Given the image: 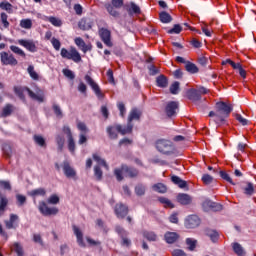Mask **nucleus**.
Segmentation results:
<instances>
[{
	"label": "nucleus",
	"instance_id": "f257e3e1",
	"mask_svg": "<svg viewBox=\"0 0 256 256\" xmlns=\"http://www.w3.org/2000/svg\"><path fill=\"white\" fill-rule=\"evenodd\" d=\"M232 111L233 104L220 101L215 104V111H210L208 117H214V123L218 127H221V125H225V121L231 115Z\"/></svg>",
	"mask_w": 256,
	"mask_h": 256
},
{
	"label": "nucleus",
	"instance_id": "f03ea898",
	"mask_svg": "<svg viewBox=\"0 0 256 256\" xmlns=\"http://www.w3.org/2000/svg\"><path fill=\"white\" fill-rule=\"evenodd\" d=\"M179 112V102L177 101H169L166 103L164 107V113L166 118H163V121H173V117H177V113Z\"/></svg>",
	"mask_w": 256,
	"mask_h": 256
},
{
	"label": "nucleus",
	"instance_id": "7ed1b4c3",
	"mask_svg": "<svg viewBox=\"0 0 256 256\" xmlns=\"http://www.w3.org/2000/svg\"><path fill=\"white\" fill-rule=\"evenodd\" d=\"M123 173H127L128 177H137V175H139V171H137V169L123 164L121 168H116L114 170V175L117 181H123Z\"/></svg>",
	"mask_w": 256,
	"mask_h": 256
},
{
	"label": "nucleus",
	"instance_id": "20e7f679",
	"mask_svg": "<svg viewBox=\"0 0 256 256\" xmlns=\"http://www.w3.org/2000/svg\"><path fill=\"white\" fill-rule=\"evenodd\" d=\"M111 3L112 4H106L105 8L112 17H119L120 13L117 9H121L123 7V0H112Z\"/></svg>",
	"mask_w": 256,
	"mask_h": 256
},
{
	"label": "nucleus",
	"instance_id": "39448f33",
	"mask_svg": "<svg viewBox=\"0 0 256 256\" xmlns=\"http://www.w3.org/2000/svg\"><path fill=\"white\" fill-rule=\"evenodd\" d=\"M61 57H63V59H71L75 63H79L81 61V54H79V52L75 48H72L70 51L62 48Z\"/></svg>",
	"mask_w": 256,
	"mask_h": 256
},
{
	"label": "nucleus",
	"instance_id": "423d86ee",
	"mask_svg": "<svg viewBox=\"0 0 256 256\" xmlns=\"http://www.w3.org/2000/svg\"><path fill=\"white\" fill-rule=\"evenodd\" d=\"M38 209L40 211V213H42V215H44L45 217H49L51 215H57V213H59V209L55 208V207H49L47 205V202L45 201H41L39 202V206Z\"/></svg>",
	"mask_w": 256,
	"mask_h": 256
},
{
	"label": "nucleus",
	"instance_id": "0eeeda50",
	"mask_svg": "<svg viewBox=\"0 0 256 256\" xmlns=\"http://www.w3.org/2000/svg\"><path fill=\"white\" fill-rule=\"evenodd\" d=\"M0 61L2 65H11V67H15L19 64L13 54H9L7 52L0 53Z\"/></svg>",
	"mask_w": 256,
	"mask_h": 256
},
{
	"label": "nucleus",
	"instance_id": "6e6552de",
	"mask_svg": "<svg viewBox=\"0 0 256 256\" xmlns=\"http://www.w3.org/2000/svg\"><path fill=\"white\" fill-rule=\"evenodd\" d=\"M86 83H88V85H90V87L93 89L95 95L98 97V99H104L105 95H103V93L101 92V88L99 87L98 84H96L95 80H93V78H91V76L86 75L84 77Z\"/></svg>",
	"mask_w": 256,
	"mask_h": 256
},
{
	"label": "nucleus",
	"instance_id": "1a4fd4ad",
	"mask_svg": "<svg viewBox=\"0 0 256 256\" xmlns=\"http://www.w3.org/2000/svg\"><path fill=\"white\" fill-rule=\"evenodd\" d=\"M201 225V219L197 215H190L185 220V227L187 229H195V227H199Z\"/></svg>",
	"mask_w": 256,
	"mask_h": 256
},
{
	"label": "nucleus",
	"instance_id": "9d476101",
	"mask_svg": "<svg viewBox=\"0 0 256 256\" xmlns=\"http://www.w3.org/2000/svg\"><path fill=\"white\" fill-rule=\"evenodd\" d=\"M173 151H175V146L173 145L171 140L162 139L161 140V153H163V155H171V153H173Z\"/></svg>",
	"mask_w": 256,
	"mask_h": 256
},
{
	"label": "nucleus",
	"instance_id": "9b49d317",
	"mask_svg": "<svg viewBox=\"0 0 256 256\" xmlns=\"http://www.w3.org/2000/svg\"><path fill=\"white\" fill-rule=\"evenodd\" d=\"M62 169L64 171L65 177H67L68 179H75V177H77V171H75V169L71 166V164H69V162L64 161Z\"/></svg>",
	"mask_w": 256,
	"mask_h": 256
},
{
	"label": "nucleus",
	"instance_id": "f8f14e48",
	"mask_svg": "<svg viewBox=\"0 0 256 256\" xmlns=\"http://www.w3.org/2000/svg\"><path fill=\"white\" fill-rule=\"evenodd\" d=\"M99 35L106 47H113V42H111V31L101 28Z\"/></svg>",
	"mask_w": 256,
	"mask_h": 256
},
{
	"label": "nucleus",
	"instance_id": "ddd939ff",
	"mask_svg": "<svg viewBox=\"0 0 256 256\" xmlns=\"http://www.w3.org/2000/svg\"><path fill=\"white\" fill-rule=\"evenodd\" d=\"M115 213L119 219H124V217H127V214L129 213V208H127L123 203H118L115 206Z\"/></svg>",
	"mask_w": 256,
	"mask_h": 256
},
{
	"label": "nucleus",
	"instance_id": "4468645a",
	"mask_svg": "<svg viewBox=\"0 0 256 256\" xmlns=\"http://www.w3.org/2000/svg\"><path fill=\"white\" fill-rule=\"evenodd\" d=\"M19 45H22V47H25L30 53L37 52V45H35V42L33 40H18Z\"/></svg>",
	"mask_w": 256,
	"mask_h": 256
},
{
	"label": "nucleus",
	"instance_id": "2eb2a0df",
	"mask_svg": "<svg viewBox=\"0 0 256 256\" xmlns=\"http://www.w3.org/2000/svg\"><path fill=\"white\" fill-rule=\"evenodd\" d=\"M173 10H161V23L164 25H169V23H173V16L171 15Z\"/></svg>",
	"mask_w": 256,
	"mask_h": 256
},
{
	"label": "nucleus",
	"instance_id": "dca6fc26",
	"mask_svg": "<svg viewBox=\"0 0 256 256\" xmlns=\"http://www.w3.org/2000/svg\"><path fill=\"white\" fill-rule=\"evenodd\" d=\"M78 27L82 31H89L93 27V20L91 18H82L78 23Z\"/></svg>",
	"mask_w": 256,
	"mask_h": 256
},
{
	"label": "nucleus",
	"instance_id": "f3484780",
	"mask_svg": "<svg viewBox=\"0 0 256 256\" xmlns=\"http://www.w3.org/2000/svg\"><path fill=\"white\" fill-rule=\"evenodd\" d=\"M74 235L76 236L77 243L80 247H85V241H83V232L76 225L72 226Z\"/></svg>",
	"mask_w": 256,
	"mask_h": 256
},
{
	"label": "nucleus",
	"instance_id": "a211bd4d",
	"mask_svg": "<svg viewBox=\"0 0 256 256\" xmlns=\"http://www.w3.org/2000/svg\"><path fill=\"white\" fill-rule=\"evenodd\" d=\"M164 239L166 243L169 245H173V243H177V240L179 239V234L176 232H166L164 234Z\"/></svg>",
	"mask_w": 256,
	"mask_h": 256
},
{
	"label": "nucleus",
	"instance_id": "6ab92c4d",
	"mask_svg": "<svg viewBox=\"0 0 256 256\" xmlns=\"http://www.w3.org/2000/svg\"><path fill=\"white\" fill-rule=\"evenodd\" d=\"M188 99L193 103H197V101H201V95H199V91L197 89H189L186 93Z\"/></svg>",
	"mask_w": 256,
	"mask_h": 256
},
{
	"label": "nucleus",
	"instance_id": "aec40b11",
	"mask_svg": "<svg viewBox=\"0 0 256 256\" xmlns=\"http://www.w3.org/2000/svg\"><path fill=\"white\" fill-rule=\"evenodd\" d=\"M162 29H164V31H166V33H168V35H179V33H181V31H183V26L180 24H174V26L172 28L162 27Z\"/></svg>",
	"mask_w": 256,
	"mask_h": 256
},
{
	"label": "nucleus",
	"instance_id": "412c9836",
	"mask_svg": "<svg viewBox=\"0 0 256 256\" xmlns=\"http://www.w3.org/2000/svg\"><path fill=\"white\" fill-rule=\"evenodd\" d=\"M177 201L180 203V205H191V201H193V199L191 196H189V194L182 193L178 194Z\"/></svg>",
	"mask_w": 256,
	"mask_h": 256
},
{
	"label": "nucleus",
	"instance_id": "4be33fe9",
	"mask_svg": "<svg viewBox=\"0 0 256 256\" xmlns=\"http://www.w3.org/2000/svg\"><path fill=\"white\" fill-rule=\"evenodd\" d=\"M171 181L172 183H174V185H177L180 189H187V181L181 179V177L173 175L171 177Z\"/></svg>",
	"mask_w": 256,
	"mask_h": 256
},
{
	"label": "nucleus",
	"instance_id": "5701e85b",
	"mask_svg": "<svg viewBox=\"0 0 256 256\" xmlns=\"http://www.w3.org/2000/svg\"><path fill=\"white\" fill-rule=\"evenodd\" d=\"M116 129L118 133H121V135H127V133H132L133 131V124L128 122L127 126H121V125H116Z\"/></svg>",
	"mask_w": 256,
	"mask_h": 256
},
{
	"label": "nucleus",
	"instance_id": "b1692460",
	"mask_svg": "<svg viewBox=\"0 0 256 256\" xmlns=\"http://www.w3.org/2000/svg\"><path fill=\"white\" fill-rule=\"evenodd\" d=\"M205 235L206 237H209L212 243H217L219 241V232L216 230L206 229Z\"/></svg>",
	"mask_w": 256,
	"mask_h": 256
},
{
	"label": "nucleus",
	"instance_id": "393cba45",
	"mask_svg": "<svg viewBox=\"0 0 256 256\" xmlns=\"http://www.w3.org/2000/svg\"><path fill=\"white\" fill-rule=\"evenodd\" d=\"M185 70L190 73L191 75H195L199 73V67L191 61H187L185 64Z\"/></svg>",
	"mask_w": 256,
	"mask_h": 256
},
{
	"label": "nucleus",
	"instance_id": "a878e982",
	"mask_svg": "<svg viewBox=\"0 0 256 256\" xmlns=\"http://www.w3.org/2000/svg\"><path fill=\"white\" fill-rule=\"evenodd\" d=\"M30 197H45L47 195V190L45 188H37L28 192Z\"/></svg>",
	"mask_w": 256,
	"mask_h": 256
},
{
	"label": "nucleus",
	"instance_id": "bb28decb",
	"mask_svg": "<svg viewBox=\"0 0 256 256\" xmlns=\"http://www.w3.org/2000/svg\"><path fill=\"white\" fill-rule=\"evenodd\" d=\"M24 90L27 91V93H28L29 97H31V99H34L35 101H39V103H43V94L42 93L35 94L28 87L24 88Z\"/></svg>",
	"mask_w": 256,
	"mask_h": 256
},
{
	"label": "nucleus",
	"instance_id": "cd10ccee",
	"mask_svg": "<svg viewBox=\"0 0 256 256\" xmlns=\"http://www.w3.org/2000/svg\"><path fill=\"white\" fill-rule=\"evenodd\" d=\"M232 249H233L234 253H236V255L245 256V249H243V246H241V244H239L237 242L233 243Z\"/></svg>",
	"mask_w": 256,
	"mask_h": 256
},
{
	"label": "nucleus",
	"instance_id": "c85d7f7f",
	"mask_svg": "<svg viewBox=\"0 0 256 256\" xmlns=\"http://www.w3.org/2000/svg\"><path fill=\"white\" fill-rule=\"evenodd\" d=\"M141 117V112L137 109H133L130 114H129V117H128V123H131V121H139Z\"/></svg>",
	"mask_w": 256,
	"mask_h": 256
},
{
	"label": "nucleus",
	"instance_id": "c756f323",
	"mask_svg": "<svg viewBox=\"0 0 256 256\" xmlns=\"http://www.w3.org/2000/svg\"><path fill=\"white\" fill-rule=\"evenodd\" d=\"M12 251H15L16 255L18 256H23V245L19 242H14L13 245L11 246Z\"/></svg>",
	"mask_w": 256,
	"mask_h": 256
},
{
	"label": "nucleus",
	"instance_id": "7c9ffc66",
	"mask_svg": "<svg viewBox=\"0 0 256 256\" xmlns=\"http://www.w3.org/2000/svg\"><path fill=\"white\" fill-rule=\"evenodd\" d=\"M56 144L58 145V151L61 153L63 151V147H65V137L63 135H56Z\"/></svg>",
	"mask_w": 256,
	"mask_h": 256
},
{
	"label": "nucleus",
	"instance_id": "2f4dec72",
	"mask_svg": "<svg viewBox=\"0 0 256 256\" xmlns=\"http://www.w3.org/2000/svg\"><path fill=\"white\" fill-rule=\"evenodd\" d=\"M46 21H49L54 27H61L63 25V21L55 16L46 17Z\"/></svg>",
	"mask_w": 256,
	"mask_h": 256
},
{
	"label": "nucleus",
	"instance_id": "473e14b6",
	"mask_svg": "<svg viewBox=\"0 0 256 256\" xmlns=\"http://www.w3.org/2000/svg\"><path fill=\"white\" fill-rule=\"evenodd\" d=\"M180 86L181 84L178 81L173 82L169 88L171 95H179Z\"/></svg>",
	"mask_w": 256,
	"mask_h": 256
},
{
	"label": "nucleus",
	"instance_id": "72a5a7b5",
	"mask_svg": "<svg viewBox=\"0 0 256 256\" xmlns=\"http://www.w3.org/2000/svg\"><path fill=\"white\" fill-rule=\"evenodd\" d=\"M128 13H129V15H133V13L135 15H140L141 8H139V6L137 4H135V2H131L130 8L128 9Z\"/></svg>",
	"mask_w": 256,
	"mask_h": 256
},
{
	"label": "nucleus",
	"instance_id": "f704fd0d",
	"mask_svg": "<svg viewBox=\"0 0 256 256\" xmlns=\"http://www.w3.org/2000/svg\"><path fill=\"white\" fill-rule=\"evenodd\" d=\"M93 159H94V161H96L98 163V167H99V165H102V167H105V169H107V171H109V165L107 164L105 159L101 158L97 154H93Z\"/></svg>",
	"mask_w": 256,
	"mask_h": 256
},
{
	"label": "nucleus",
	"instance_id": "c9c22d12",
	"mask_svg": "<svg viewBox=\"0 0 256 256\" xmlns=\"http://www.w3.org/2000/svg\"><path fill=\"white\" fill-rule=\"evenodd\" d=\"M33 139L34 143H36V145H39V147H47V143L45 142V138H43V136L36 134L33 136Z\"/></svg>",
	"mask_w": 256,
	"mask_h": 256
},
{
	"label": "nucleus",
	"instance_id": "e433bc0d",
	"mask_svg": "<svg viewBox=\"0 0 256 256\" xmlns=\"http://www.w3.org/2000/svg\"><path fill=\"white\" fill-rule=\"evenodd\" d=\"M94 177L96 181L103 180V170H101V167L99 165L94 166Z\"/></svg>",
	"mask_w": 256,
	"mask_h": 256
},
{
	"label": "nucleus",
	"instance_id": "4c0bfd02",
	"mask_svg": "<svg viewBox=\"0 0 256 256\" xmlns=\"http://www.w3.org/2000/svg\"><path fill=\"white\" fill-rule=\"evenodd\" d=\"M75 43H76L77 47H80V49H82V51H83L84 53H86V51L89 50L87 44H85V41L82 40L81 37L76 38V39H75Z\"/></svg>",
	"mask_w": 256,
	"mask_h": 256
},
{
	"label": "nucleus",
	"instance_id": "58836bf2",
	"mask_svg": "<svg viewBox=\"0 0 256 256\" xmlns=\"http://www.w3.org/2000/svg\"><path fill=\"white\" fill-rule=\"evenodd\" d=\"M186 245L188 246V251H195L197 248V240L193 238H187Z\"/></svg>",
	"mask_w": 256,
	"mask_h": 256
},
{
	"label": "nucleus",
	"instance_id": "ea45409f",
	"mask_svg": "<svg viewBox=\"0 0 256 256\" xmlns=\"http://www.w3.org/2000/svg\"><path fill=\"white\" fill-rule=\"evenodd\" d=\"M107 133L110 137V139H117V125L115 126H109L107 128Z\"/></svg>",
	"mask_w": 256,
	"mask_h": 256
},
{
	"label": "nucleus",
	"instance_id": "a19ab883",
	"mask_svg": "<svg viewBox=\"0 0 256 256\" xmlns=\"http://www.w3.org/2000/svg\"><path fill=\"white\" fill-rule=\"evenodd\" d=\"M253 193H255V187L253 186V183L247 182V186L244 188V195L251 197Z\"/></svg>",
	"mask_w": 256,
	"mask_h": 256
},
{
	"label": "nucleus",
	"instance_id": "79ce46f5",
	"mask_svg": "<svg viewBox=\"0 0 256 256\" xmlns=\"http://www.w3.org/2000/svg\"><path fill=\"white\" fill-rule=\"evenodd\" d=\"M0 9L7 11L8 13H13V5L7 1H3L0 3Z\"/></svg>",
	"mask_w": 256,
	"mask_h": 256
},
{
	"label": "nucleus",
	"instance_id": "37998d69",
	"mask_svg": "<svg viewBox=\"0 0 256 256\" xmlns=\"http://www.w3.org/2000/svg\"><path fill=\"white\" fill-rule=\"evenodd\" d=\"M219 175L221 179H223L224 181H227V183H230V185H235V182H233V179L231 178V176L227 174V172L221 170L219 172Z\"/></svg>",
	"mask_w": 256,
	"mask_h": 256
},
{
	"label": "nucleus",
	"instance_id": "c03bdc74",
	"mask_svg": "<svg viewBox=\"0 0 256 256\" xmlns=\"http://www.w3.org/2000/svg\"><path fill=\"white\" fill-rule=\"evenodd\" d=\"M161 203L166 209H175V204H173V202H171V200H169L168 198L162 197Z\"/></svg>",
	"mask_w": 256,
	"mask_h": 256
},
{
	"label": "nucleus",
	"instance_id": "a18cd8bd",
	"mask_svg": "<svg viewBox=\"0 0 256 256\" xmlns=\"http://www.w3.org/2000/svg\"><path fill=\"white\" fill-rule=\"evenodd\" d=\"M20 27H22V29H31V27H33V22L31 19H23L20 21Z\"/></svg>",
	"mask_w": 256,
	"mask_h": 256
},
{
	"label": "nucleus",
	"instance_id": "49530a36",
	"mask_svg": "<svg viewBox=\"0 0 256 256\" xmlns=\"http://www.w3.org/2000/svg\"><path fill=\"white\" fill-rule=\"evenodd\" d=\"M75 149H76L75 139L73 137L68 138V151H70L72 155H75Z\"/></svg>",
	"mask_w": 256,
	"mask_h": 256
},
{
	"label": "nucleus",
	"instance_id": "de8ad7c7",
	"mask_svg": "<svg viewBox=\"0 0 256 256\" xmlns=\"http://www.w3.org/2000/svg\"><path fill=\"white\" fill-rule=\"evenodd\" d=\"M53 111H54V114L56 115V117H58V119H63V110H61L60 105L54 104Z\"/></svg>",
	"mask_w": 256,
	"mask_h": 256
},
{
	"label": "nucleus",
	"instance_id": "09e8293b",
	"mask_svg": "<svg viewBox=\"0 0 256 256\" xmlns=\"http://www.w3.org/2000/svg\"><path fill=\"white\" fill-rule=\"evenodd\" d=\"M28 73H29L30 77L32 79H34V81H39V74H37V72H35V67L30 65L28 67Z\"/></svg>",
	"mask_w": 256,
	"mask_h": 256
},
{
	"label": "nucleus",
	"instance_id": "8fccbe9b",
	"mask_svg": "<svg viewBox=\"0 0 256 256\" xmlns=\"http://www.w3.org/2000/svg\"><path fill=\"white\" fill-rule=\"evenodd\" d=\"M213 205V201H211L210 199H206L202 202V209L203 211L207 212V211H211V206Z\"/></svg>",
	"mask_w": 256,
	"mask_h": 256
},
{
	"label": "nucleus",
	"instance_id": "3c124183",
	"mask_svg": "<svg viewBox=\"0 0 256 256\" xmlns=\"http://www.w3.org/2000/svg\"><path fill=\"white\" fill-rule=\"evenodd\" d=\"M2 151L6 157L11 158L13 150L11 149V146L9 144H4L2 147Z\"/></svg>",
	"mask_w": 256,
	"mask_h": 256
},
{
	"label": "nucleus",
	"instance_id": "603ef678",
	"mask_svg": "<svg viewBox=\"0 0 256 256\" xmlns=\"http://www.w3.org/2000/svg\"><path fill=\"white\" fill-rule=\"evenodd\" d=\"M60 198L57 196V194H52L48 200L47 203H49V205H57L59 204Z\"/></svg>",
	"mask_w": 256,
	"mask_h": 256
},
{
	"label": "nucleus",
	"instance_id": "864d4df0",
	"mask_svg": "<svg viewBox=\"0 0 256 256\" xmlns=\"http://www.w3.org/2000/svg\"><path fill=\"white\" fill-rule=\"evenodd\" d=\"M9 203V200L3 194H0V211H5V207H7V204Z\"/></svg>",
	"mask_w": 256,
	"mask_h": 256
},
{
	"label": "nucleus",
	"instance_id": "5fc2aeb1",
	"mask_svg": "<svg viewBox=\"0 0 256 256\" xmlns=\"http://www.w3.org/2000/svg\"><path fill=\"white\" fill-rule=\"evenodd\" d=\"M135 193L138 195V197L145 195V186H143V184H138L135 187Z\"/></svg>",
	"mask_w": 256,
	"mask_h": 256
},
{
	"label": "nucleus",
	"instance_id": "6e6d98bb",
	"mask_svg": "<svg viewBox=\"0 0 256 256\" xmlns=\"http://www.w3.org/2000/svg\"><path fill=\"white\" fill-rule=\"evenodd\" d=\"M143 236L147 241H157V235L154 232H144Z\"/></svg>",
	"mask_w": 256,
	"mask_h": 256
},
{
	"label": "nucleus",
	"instance_id": "4d7b16f0",
	"mask_svg": "<svg viewBox=\"0 0 256 256\" xmlns=\"http://www.w3.org/2000/svg\"><path fill=\"white\" fill-rule=\"evenodd\" d=\"M10 50L15 53L16 55H20V57H25V52L23 50H21V48L17 47V46H10Z\"/></svg>",
	"mask_w": 256,
	"mask_h": 256
},
{
	"label": "nucleus",
	"instance_id": "13d9d810",
	"mask_svg": "<svg viewBox=\"0 0 256 256\" xmlns=\"http://www.w3.org/2000/svg\"><path fill=\"white\" fill-rule=\"evenodd\" d=\"M202 181L204 185H211V183H213V176L209 174H204L202 176Z\"/></svg>",
	"mask_w": 256,
	"mask_h": 256
},
{
	"label": "nucleus",
	"instance_id": "bf43d9fd",
	"mask_svg": "<svg viewBox=\"0 0 256 256\" xmlns=\"http://www.w3.org/2000/svg\"><path fill=\"white\" fill-rule=\"evenodd\" d=\"M12 106L10 104L3 108L2 117H9L12 113Z\"/></svg>",
	"mask_w": 256,
	"mask_h": 256
},
{
	"label": "nucleus",
	"instance_id": "052dcab7",
	"mask_svg": "<svg viewBox=\"0 0 256 256\" xmlns=\"http://www.w3.org/2000/svg\"><path fill=\"white\" fill-rule=\"evenodd\" d=\"M78 91L82 93L85 97H87V85L85 83L80 82L78 85Z\"/></svg>",
	"mask_w": 256,
	"mask_h": 256
},
{
	"label": "nucleus",
	"instance_id": "680f3d73",
	"mask_svg": "<svg viewBox=\"0 0 256 256\" xmlns=\"http://www.w3.org/2000/svg\"><path fill=\"white\" fill-rule=\"evenodd\" d=\"M63 75L65 77H67L68 79H70L71 81H73V79H75V74L73 73V71H71L69 69H64L63 70Z\"/></svg>",
	"mask_w": 256,
	"mask_h": 256
},
{
	"label": "nucleus",
	"instance_id": "e2e57ef3",
	"mask_svg": "<svg viewBox=\"0 0 256 256\" xmlns=\"http://www.w3.org/2000/svg\"><path fill=\"white\" fill-rule=\"evenodd\" d=\"M9 16H7V13L2 12L1 13V22L3 23L5 29L9 27V21H7Z\"/></svg>",
	"mask_w": 256,
	"mask_h": 256
},
{
	"label": "nucleus",
	"instance_id": "0e129e2a",
	"mask_svg": "<svg viewBox=\"0 0 256 256\" xmlns=\"http://www.w3.org/2000/svg\"><path fill=\"white\" fill-rule=\"evenodd\" d=\"M0 188L6 189L7 191H11V183H9V181L0 180Z\"/></svg>",
	"mask_w": 256,
	"mask_h": 256
},
{
	"label": "nucleus",
	"instance_id": "69168bd1",
	"mask_svg": "<svg viewBox=\"0 0 256 256\" xmlns=\"http://www.w3.org/2000/svg\"><path fill=\"white\" fill-rule=\"evenodd\" d=\"M210 211H223V205H221L217 202H212V206L210 208Z\"/></svg>",
	"mask_w": 256,
	"mask_h": 256
},
{
	"label": "nucleus",
	"instance_id": "338daca9",
	"mask_svg": "<svg viewBox=\"0 0 256 256\" xmlns=\"http://www.w3.org/2000/svg\"><path fill=\"white\" fill-rule=\"evenodd\" d=\"M236 121H239L243 126L249 123V120L245 119L241 114H236Z\"/></svg>",
	"mask_w": 256,
	"mask_h": 256
},
{
	"label": "nucleus",
	"instance_id": "774afa93",
	"mask_svg": "<svg viewBox=\"0 0 256 256\" xmlns=\"http://www.w3.org/2000/svg\"><path fill=\"white\" fill-rule=\"evenodd\" d=\"M172 256H187V253H185V251H183L181 249H175L172 252Z\"/></svg>",
	"mask_w": 256,
	"mask_h": 256
}]
</instances>
